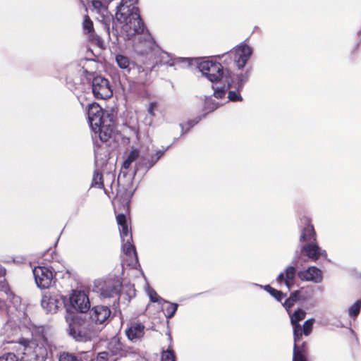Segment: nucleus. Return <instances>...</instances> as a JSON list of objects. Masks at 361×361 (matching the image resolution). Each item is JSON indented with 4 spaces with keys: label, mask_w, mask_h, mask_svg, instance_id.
Listing matches in <instances>:
<instances>
[{
    "label": "nucleus",
    "mask_w": 361,
    "mask_h": 361,
    "mask_svg": "<svg viewBox=\"0 0 361 361\" xmlns=\"http://www.w3.org/2000/svg\"><path fill=\"white\" fill-rule=\"evenodd\" d=\"M104 27L109 38L110 40H114V43H118V23H126L123 26V30L127 32L128 39H130L137 34L144 33L146 30L145 23L140 17L138 8H129L123 6L120 7L118 13H116L115 18H112L111 20V34L114 39H112L111 37L110 20L104 18Z\"/></svg>",
    "instance_id": "obj_1"
},
{
    "label": "nucleus",
    "mask_w": 361,
    "mask_h": 361,
    "mask_svg": "<svg viewBox=\"0 0 361 361\" xmlns=\"http://www.w3.org/2000/svg\"><path fill=\"white\" fill-rule=\"evenodd\" d=\"M87 119L93 133L92 137H98L102 142H106L112 137L115 128L114 116L96 102L88 104Z\"/></svg>",
    "instance_id": "obj_2"
},
{
    "label": "nucleus",
    "mask_w": 361,
    "mask_h": 361,
    "mask_svg": "<svg viewBox=\"0 0 361 361\" xmlns=\"http://www.w3.org/2000/svg\"><path fill=\"white\" fill-rule=\"evenodd\" d=\"M298 257H295L291 264L286 267L283 272H281L276 277L279 284L284 283L288 290H290L295 283L296 276L301 281H312L319 283L323 280V274L320 269L312 266L304 271H297Z\"/></svg>",
    "instance_id": "obj_3"
},
{
    "label": "nucleus",
    "mask_w": 361,
    "mask_h": 361,
    "mask_svg": "<svg viewBox=\"0 0 361 361\" xmlns=\"http://www.w3.org/2000/svg\"><path fill=\"white\" fill-rule=\"evenodd\" d=\"M66 320L68 323V334L75 341L86 343L97 337L99 330L88 320L87 314L66 315Z\"/></svg>",
    "instance_id": "obj_4"
},
{
    "label": "nucleus",
    "mask_w": 361,
    "mask_h": 361,
    "mask_svg": "<svg viewBox=\"0 0 361 361\" xmlns=\"http://www.w3.org/2000/svg\"><path fill=\"white\" fill-rule=\"evenodd\" d=\"M301 221L304 226L300 228L299 242L304 244L300 246V253L313 262L318 260L320 257L326 259V251L319 247L316 231L310 220L305 217Z\"/></svg>",
    "instance_id": "obj_5"
},
{
    "label": "nucleus",
    "mask_w": 361,
    "mask_h": 361,
    "mask_svg": "<svg viewBox=\"0 0 361 361\" xmlns=\"http://www.w3.org/2000/svg\"><path fill=\"white\" fill-rule=\"evenodd\" d=\"M251 72V68H247L244 73L237 74L228 72L224 78V82L228 90V99L229 101L235 102H242L243 100L240 92L243 90L245 85L248 82Z\"/></svg>",
    "instance_id": "obj_6"
},
{
    "label": "nucleus",
    "mask_w": 361,
    "mask_h": 361,
    "mask_svg": "<svg viewBox=\"0 0 361 361\" xmlns=\"http://www.w3.org/2000/svg\"><path fill=\"white\" fill-rule=\"evenodd\" d=\"M90 306L89 297L84 291L73 290L69 298L65 297L64 307L66 315L87 314Z\"/></svg>",
    "instance_id": "obj_7"
},
{
    "label": "nucleus",
    "mask_w": 361,
    "mask_h": 361,
    "mask_svg": "<svg viewBox=\"0 0 361 361\" xmlns=\"http://www.w3.org/2000/svg\"><path fill=\"white\" fill-rule=\"evenodd\" d=\"M252 54V49L247 44L241 43L240 45L235 47L233 49L230 50L221 55H218L217 57L221 59L224 58V63L228 66L229 64L227 60L232 61L233 56V61L236 67L239 70H243Z\"/></svg>",
    "instance_id": "obj_8"
},
{
    "label": "nucleus",
    "mask_w": 361,
    "mask_h": 361,
    "mask_svg": "<svg viewBox=\"0 0 361 361\" xmlns=\"http://www.w3.org/2000/svg\"><path fill=\"white\" fill-rule=\"evenodd\" d=\"M195 60L198 61V59ZM197 67L202 75L213 83L218 82L221 80H224L228 72H231L227 68L224 69L221 63L213 61H197Z\"/></svg>",
    "instance_id": "obj_9"
},
{
    "label": "nucleus",
    "mask_w": 361,
    "mask_h": 361,
    "mask_svg": "<svg viewBox=\"0 0 361 361\" xmlns=\"http://www.w3.org/2000/svg\"><path fill=\"white\" fill-rule=\"evenodd\" d=\"M171 145H169L164 150H157L154 154H142L140 157V160L135 164L134 169V175L138 173H142V176H144L148 171L152 168L160 158L164 154L166 150L171 147Z\"/></svg>",
    "instance_id": "obj_10"
},
{
    "label": "nucleus",
    "mask_w": 361,
    "mask_h": 361,
    "mask_svg": "<svg viewBox=\"0 0 361 361\" xmlns=\"http://www.w3.org/2000/svg\"><path fill=\"white\" fill-rule=\"evenodd\" d=\"M111 310L107 305H99L93 306L87 311V319L92 322L94 326H106L110 322Z\"/></svg>",
    "instance_id": "obj_11"
},
{
    "label": "nucleus",
    "mask_w": 361,
    "mask_h": 361,
    "mask_svg": "<svg viewBox=\"0 0 361 361\" xmlns=\"http://www.w3.org/2000/svg\"><path fill=\"white\" fill-rule=\"evenodd\" d=\"M48 355L47 349L43 343L30 342L24 348L22 361H44Z\"/></svg>",
    "instance_id": "obj_12"
},
{
    "label": "nucleus",
    "mask_w": 361,
    "mask_h": 361,
    "mask_svg": "<svg viewBox=\"0 0 361 361\" xmlns=\"http://www.w3.org/2000/svg\"><path fill=\"white\" fill-rule=\"evenodd\" d=\"M154 66L152 63H137L129 71V75L137 80L142 86L149 85L152 81V73Z\"/></svg>",
    "instance_id": "obj_13"
},
{
    "label": "nucleus",
    "mask_w": 361,
    "mask_h": 361,
    "mask_svg": "<svg viewBox=\"0 0 361 361\" xmlns=\"http://www.w3.org/2000/svg\"><path fill=\"white\" fill-rule=\"evenodd\" d=\"M64 303L65 296L55 293L46 292L41 300V306L47 314L56 313Z\"/></svg>",
    "instance_id": "obj_14"
},
{
    "label": "nucleus",
    "mask_w": 361,
    "mask_h": 361,
    "mask_svg": "<svg viewBox=\"0 0 361 361\" xmlns=\"http://www.w3.org/2000/svg\"><path fill=\"white\" fill-rule=\"evenodd\" d=\"M92 90L94 96L97 99H107L113 95V90L109 80L101 75L93 78Z\"/></svg>",
    "instance_id": "obj_15"
},
{
    "label": "nucleus",
    "mask_w": 361,
    "mask_h": 361,
    "mask_svg": "<svg viewBox=\"0 0 361 361\" xmlns=\"http://www.w3.org/2000/svg\"><path fill=\"white\" fill-rule=\"evenodd\" d=\"M36 285L40 289H47L54 282L52 270L46 267L38 266L32 271Z\"/></svg>",
    "instance_id": "obj_16"
},
{
    "label": "nucleus",
    "mask_w": 361,
    "mask_h": 361,
    "mask_svg": "<svg viewBox=\"0 0 361 361\" xmlns=\"http://www.w3.org/2000/svg\"><path fill=\"white\" fill-rule=\"evenodd\" d=\"M145 43L147 44L149 50H146L145 52L142 51V55L149 56V57L153 55L157 56L158 59L156 60V63L159 62L161 64H166L170 66H174L171 56L168 52L161 50L155 42L149 39V37H148V39L145 40Z\"/></svg>",
    "instance_id": "obj_17"
},
{
    "label": "nucleus",
    "mask_w": 361,
    "mask_h": 361,
    "mask_svg": "<svg viewBox=\"0 0 361 361\" xmlns=\"http://www.w3.org/2000/svg\"><path fill=\"white\" fill-rule=\"evenodd\" d=\"M97 283L98 285L96 286L101 299L116 298L117 300H119L120 286L117 283L111 280L98 281Z\"/></svg>",
    "instance_id": "obj_18"
},
{
    "label": "nucleus",
    "mask_w": 361,
    "mask_h": 361,
    "mask_svg": "<svg viewBox=\"0 0 361 361\" xmlns=\"http://www.w3.org/2000/svg\"><path fill=\"white\" fill-rule=\"evenodd\" d=\"M145 334V326L139 322H132L126 329V335L129 341L133 343L142 341Z\"/></svg>",
    "instance_id": "obj_19"
},
{
    "label": "nucleus",
    "mask_w": 361,
    "mask_h": 361,
    "mask_svg": "<svg viewBox=\"0 0 361 361\" xmlns=\"http://www.w3.org/2000/svg\"><path fill=\"white\" fill-rule=\"evenodd\" d=\"M135 175L128 174L127 171H121L118 176V192L117 195L120 192H123L122 195L125 194V195L128 196L130 198L134 192V190H132L133 185V176Z\"/></svg>",
    "instance_id": "obj_20"
},
{
    "label": "nucleus",
    "mask_w": 361,
    "mask_h": 361,
    "mask_svg": "<svg viewBox=\"0 0 361 361\" xmlns=\"http://www.w3.org/2000/svg\"><path fill=\"white\" fill-rule=\"evenodd\" d=\"M94 353L92 350L79 351L77 353H61L59 361H92Z\"/></svg>",
    "instance_id": "obj_21"
},
{
    "label": "nucleus",
    "mask_w": 361,
    "mask_h": 361,
    "mask_svg": "<svg viewBox=\"0 0 361 361\" xmlns=\"http://www.w3.org/2000/svg\"><path fill=\"white\" fill-rule=\"evenodd\" d=\"M110 348L112 353L114 355L119 357H128L136 354V350L133 348L123 345L120 341H117L115 343H111Z\"/></svg>",
    "instance_id": "obj_22"
},
{
    "label": "nucleus",
    "mask_w": 361,
    "mask_h": 361,
    "mask_svg": "<svg viewBox=\"0 0 361 361\" xmlns=\"http://www.w3.org/2000/svg\"><path fill=\"white\" fill-rule=\"evenodd\" d=\"M115 60L118 66L123 70L124 74L129 75V71L133 69V66H135L137 63H135L123 54H117L115 56Z\"/></svg>",
    "instance_id": "obj_23"
},
{
    "label": "nucleus",
    "mask_w": 361,
    "mask_h": 361,
    "mask_svg": "<svg viewBox=\"0 0 361 361\" xmlns=\"http://www.w3.org/2000/svg\"><path fill=\"white\" fill-rule=\"evenodd\" d=\"M307 345L305 342L301 345L294 343L293 361H307Z\"/></svg>",
    "instance_id": "obj_24"
},
{
    "label": "nucleus",
    "mask_w": 361,
    "mask_h": 361,
    "mask_svg": "<svg viewBox=\"0 0 361 361\" xmlns=\"http://www.w3.org/2000/svg\"><path fill=\"white\" fill-rule=\"evenodd\" d=\"M126 80L128 83L127 91L133 94H138L141 92L142 84L130 75L127 76Z\"/></svg>",
    "instance_id": "obj_25"
},
{
    "label": "nucleus",
    "mask_w": 361,
    "mask_h": 361,
    "mask_svg": "<svg viewBox=\"0 0 361 361\" xmlns=\"http://www.w3.org/2000/svg\"><path fill=\"white\" fill-rule=\"evenodd\" d=\"M133 240H128V239H126L124 240H122V250L123 252L130 257L132 255H133L135 257L136 261H138L137 252L135 250V245L132 243Z\"/></svg>",
    "instance_id": "obj_26"
},
{
    "label": "nucleus",
    "mask_w": 361,
    "mask_h": 361,
    "mask_svg": "<svg viewBox=\"0 0 361 361\" xmlns=\"http://www.w3.org/2000/svg\"><path fill=\"white\" fill-rule=\"evenodd\" d=\"M204 97V110L207 111V114L219 107V103L212 99V96H205Z\"/></svg>",
    "instance_id": "obj_27"
},
{
    "label": "nucleus",
    "mask_w": 361,
    "mask_h": 361,
    "mask_svg": "<svg viewBox=\"0 0 361 361\" xmlns=\"http://www.w3.org/2000/svg\"><path fill=\"white\" fill-rule=\"evenodd\" d=\"M361 310V299L356 300L352 305L348 307V315L351 318H356Z\"/></svg>",
    "instance_id": "obj_28"
},
{
    "label": "nucleus",
    "mask_w": 361,
    "mask_h": 361,
    "mask_svg": "<svg viewBox=\"0 0 361 361\" xmlns=\"http://www.w3.org/2000/svg\"><path fill=\"white\" fill-rule=\"evenodd\" d=\"M306 315V312L301 308H298L293 314L290 315L291 324H300L299 322L302 320Z\"/></svg>",
    "instance_id": "obj_29"
},
{
    "label": "nucleus",
    "mask_w": 361,
    "mask_h": 361,
    "mask_svg": "<svg viewBox=\"0 0 361 361\" xmlns=\"http://www.w3.org/2000/svg\"><path fill=\"white\" fill-rule=\"evenodd\" d=\"M91 186L98 188H103L104 187L103 175L98 170H95L94 172Z\"/></svg>",
    "instance_id": "obj_30"
},
{
    "label": "nucleus",
    "mask_w": 361,
    "mask_h": 361,
    "mask_svg": "<svg viewBox=\"0 0 361 361\" xmlns=\"http://www.w3.org/2000/svg\"><path fill=\"white\" fill-rule=\"evenodd\" d=\"M147 294L149 298V300L152 302H157L159 304H161L163 302H167V300L163 299L160 297L157 293L152 288H148Z\"/></svg>",
    "instance_id": "obj_31"
},
{
    "label": "nucleus",
    "mask_w": 361,
    "mask_h": 361,
    "mask_svg": "<svg viewBox=\"0 0 361 361\" xmlns=\"http://www.w3.org/2000/svg\"><path fill=\"white\" fill-rule=\"evenodd\" d=\"M166 303L169 304V305L165 309L164 314L166 319H171L174 316L178 307V305L177 303L170 302L169 301H167Z\"/></svg>",
    "instance_id": "obj_32"
},
{
    "label": "nucleus",
    "mask_w": 361,
    "mask_h": 361,
    "mask_svg": "<svg viewBox=\"0 0 361 361\" xmlns=\"http://www.w3.org/2000/svg\"><path fill=\"white\" fill-rule=\"evenodd\" d=\"M293 330V338L294 343L298 344V343L301 340L303 334V329L300 324H292Z\"/></svg>",
    "instance_id": "obj_33"
},
{
    "label": "nucleus",
    "mask_w": 361,
    "mask_h": 361,
    "mask_svg": "<svg viewBox=\"0 0 361 361\" xmlns=\"http://www.w3.org/2000/svg\"><path fill=\"white\" fill-rule=\"evenodd\" d=\"M120 235L122 240L128 239V240H133L131 232L129 231L128 225H124L119 227Z\"/></svg>",
    "instance_id": "obj_34"
},
{
    "label": "nucleus",
    "mask_w": 361,
    "mask_h": 361,
    "mask_svg": "<svg viewBox=\"0 0 361 361\" xmlns=\"http://www.w3.org/2000/svg\"><path fill=\"white\" fill-rule=\"evenodd\" d=\"M291 300L297 302L298 300H306L307 299V296L305 295L303 289L297 290L292 292L289 296Z\"/></svg>",
    "instance_id": "obj_35"
},
{
    "label": "nucleus",
    "mask_w": 361,
    "mask_h": 361,
    "mask_svg": "<svg viewBox=\"0 0 361 361\" xmlns=\"http://www.w3.org/2000/svg\"><path fill=\"white\" fill-rule=\"evenodd\" d=\"M314 323V318H310L305 322L303 326H302L305 336H309L311 334Z\"/></svg>",
    "instance_id": "obj_36"
},
{
    "label": "nucleus",
    "mask_w": 361,
    "mask_h": 361,
    "mask_svg": "<svg viewBox=\"0 0 361 361\" xmlns=\"http://www.w3.org/2000/svg\"><path fill=\"white\" fill-rule=\"evenodd\" d=\"M228 89L226 83L224 82L223 87H216L214 89L213 96L216 99H222L225 97Z\"/></svg>",
    "instance_id": "obj_37"
},
{
    "label": "nucleus",
    "mask_w": 361,
    "mask_h": 361,
    "mask_svg": "<svg viewBox=\"0 0 361 361\" xmlns=\"http://www.w3.org/2000/svg\"><path fill=\"white\" fill-rule=\"evenodd\" d=\"M84 30L87 33H90L94 31L93 23L88 16H85L82 23Z\"/></svg>",
    "instance_id": "obj_38"
},
{
    "label": "nucleus",
    "mask_w": 361,
    "mask_h": 361,
    "mask_svg": "<svg viewBox=\"0 0 361 361\" xmlns=\"http://www.w3.org/2000/svg\"><path fill=\"white\" fill-rule=\"evenodd\" d=\"M206 116H207V114H204L201 116H197L194 119L188 121V122L185 124L186 131H189L191 128H192L196 124H197L203 118H205Z\"/></svg>",
    "instance_id": "obj_39"
},
{
    "label": "nucleus",
    "mask_w": 361,
    "mask_h": 361,
    "mask_svg": "<svg viewBox=\"0 0 361 361\" xmlns=\"http://www.w3.org/2000/svg\"><path fill=\"white\" fill-rule=\"evenodd\" d=\"M162 360L164 361H176V355L173 349L164 350L162 353Z\"/></svg>",
    "instance_id": "obj_40"
},
{
    "label": "nucleus",
    "mask_w": 361,
    "mask_h": 361,
    "mask_svg": "<svg viewBox=\"0 0 361 361\" xmlns=\"http://www.w3.org/2000/svg\"><path fill=\"white\" fill-rule=\"evenodd\" d=\"M137 0H121L119 5L116 6V13H118V10L121 6H126L129 8H137L134 6V2Z\"/></svg>",
    "instance_id": "obj_41"
},
{
    "label": "nucleus",
    "mask_w": 361,
    "mask_h": 361,
    "mask_svg": "<svg viewBox=\"0 0 361 361\" xmlns=\"http://www.w3.org/2000/svg\"><path fill=\"white\" fill-rule=\"evenodd\" d=\"M270 295L280 302H281L282 300L286 296V295L283 293L282 291L278 290L275 288H274V291H270Z\"/></svg>",
    "instance_id": "obj_42"
},
{
    "label": "nucleus",
    "mask_w": 361,
    "mask_h": 361,
    "mask_svg": "<svg viewBox=\"0 0 361 361\" xmlns=\"http://www.w3.org/2000/svg\"><path fill=\"white\" fill-rule=\"evenodd\" d=\"M140 156L139 150L136 148H133L130 151L127 158L129 160H130L132 162H133V161H136L137 159H140Z\"/></svg>",
    "instance_id": "obj_43"
},
{
    "label": "nucleus",
    "mask_w": 361,
    "mask_h": 361,
    "mask_svg": "<svg viewBox=\"0 0 361 361\" xmlns=\"http://www.w3.org/2000/svg\"><path fill=\"white\" fill-rule=\"evenodd\" d=\"M0 361H18L13 353H7L0 357Z\"/></svg>",
    "instance_id": "obj_44"
},
{
    "label": "nucleus",
    "mask_w": 361,
    "mask_h": 361,
    "mask_svg": "<svg viewBox=\"0 0 361 361\" xmlns=\"http://www.w3.org/2000/svg\"><path fill=\"white\" fill-rule=\"evenodd\" d=\"M116 221L117 224H118L119 227L123 226L124 225H128V221L126 219V216L124 214H119L116 216Z\"/></svg>",
    "instance_id": "obj_45"
},
{
    "label": "nucleus",
    "mask_w": 361,
    "mask_h": 361,
    "mask_svg": "<svg viewBox=\"0 0 361 361\" xmlns=\"http://www.w3.org/2000/svg\"><path fill=\"white\" fill-rule=\"evenodd\" d=\"M92 5L93 6L94 8L95 9H97V10H99V9H102L103 8L104 10H106L107 8L104 7L101 1L99 0H92Z\"/></svg>",
    "instance_id": "obj_46"
},
{
    "label": "nucleus",
    "mask_w": 361,
    "mask_h": 361,
    "mask_svg": "<svg viewBox=\"0 0 361 361\" xmlns=\"http://www.w3.org/2000/svg\"><path fill=\"white\" fill-rule=\"evenodd\" d=\"M295 301L291 300V298L289 297L288 298H286L283 303V306L286 309L287 311L289 310L293 305H294Z\"/></svg>",
    "instance_id": "obj_47"
},
{
    "label": "nucleus",
    "mask_w": 361,
    "mask_h": 361,
    "mask_svg": "<svg viewBox=\"0 0 361 361\" xmlns=\"http://www.w3.org/2000/svg\"><path fill=\"white\" fill-rule=\"evenodd\" d=\"M157 105L156 102H151L149 104V107L147 109V111L151 116H155L154 110L157 109Z\"/></svg>",
    "instance_id": "obj_48"
},
{
    "label": "nucleus",
    "mask_w": 361,
    "mask_h": 361,
    "mask_svg": "<svg viewBox=\"0 0 361 361\" xmlns=\"http://www.w3.org/2000/svg\"><path fill=\"white\" fill-rule=\"evenodd\" d=\"M147 32H148L147 30ZM148 37H149V39H151L152 41H154L152 39V37H150L149 34L147 33L146 36H145V37H144V41L143 42H140V44H143L144 47H146V49L145 50L139 51L141 54H142V51L145 52L146 50H149V47H148L147 44L145 43V40L148 39ZM139 41H141V39H139Z\"/></svg>",
    "instance_id": "obj_49"
},
{
    "label": "nucleus",
    "mask_w": 361,
    "mask_h": 361,
    "mask_svg": "<svg viewBox=\"0 0 361 361\" xmlns=\"http://www.w3.org/2000/svg\"><path fill=\"white\" fill-rule=\"evenodd\" d=\"M255 286H259V287L263 288L264 290L268 292L269 294H270V291H274V288H272L270 285L262 286V285H259L257 283H255Z\"/></svg>",
    "instance_id": "obj_50"
},
{
    "label": "nucleus",
    "mask_w": 361,
    "mask_h": 361,
    "mask_svg": "<svg viewBox=\"0 0 361 361\" xmlns=\"http://www.w3.org/2000/svg\"><path fill=\"white\" fill-rule=\"evenodd\" d=\"M132 163H133V162L127 158V159L123 161L122 166H123V169H129V167L130 166V165H131V164H132Z\"/></svg>",
    "instance_id": "obj_51"
},
{
    "label": "nucleus",
    "mask_w": 361,
    "mask_h": 361,
    "mask_svg": "<svg viewBox=\"0 0 361 361\" xmlns=\"http://www.w3.org/2000/svg\"><path fill=\"white\" fill-rule=\"evenodd\" d=\"M180 127L181 128V135H183L185 133L188 132V131H186V127L183 124L180 123Z\"/></svg>",
    "instance_id": "obj_52"
},
{
    "label": "nucleus",
    "mask_w": 361,
    "mask_h": 361,
    "mask_svg": "<svg viewBox=\"0 0 361 361\" xmlns=\"http://www.w3.org/2000/svg\"><path fill=\"white\" fill-rule=\"evenodd\" d=\"M6 270L4 267L0 266V276H4L6 275Z\"/></svg>",
    "instance_id": "obj_53"
},
{
    "label": "nucleus",
    "mask_w": 361,
    "mask_h": 361,
    "mask_svg": "<svg viewBox=\"0 0 361 361\" xmlns=\"http://www.w3.org/2000/svg\"><path fill=\"white\" fill-rule=\"evenodd\" d=\"M357 35L359 37V43H361V27L360 30L357 31Z\"/></svg>",
    "instance_id": "obj_54"
},
{
    "label": "nucleus",
    "mask_w": 361,
    "mask_h": 361,
    "mask_svg": "<svg viewBox=\"0 0 361 361\" xmlns=\"http://www.w3.org/2000/svg\"><path fill=\"white\" fill-rule=\"evenodd\" d=\"M178 60H180L181 61H188V65H190V61H191L192 59H179Z\"/></svg>",
    "instance_id": "obj_55"
},
{
    "label": "nucleus",
    "mask_w": 361,
    "mask_h": 361,
    "mask_svg": "<svg viewBox=\"0 0 361 361\" xmlns=\"http://www.w3.org/2000/svg\"><path fill=\"white\" fill-rule=\"evenodd\" d=\"M107 355V353L106 352H102V353H99V355L101 357V358H104V357Z\"/></svg>",
    "instance_id": "obj_56"
},
{
    "label": "nucleus",
    "mask_w": 361,
    "mask_h": 361,
    "mask_svg": "<svg viewBox=\"0 0 361 361\" xmlns=\"http://www.w3.org/2000/svg\"><path fill=\"white\" fill-rule=\"evenodd\" d=\"M97 161H98V160H97V155L95 153V163L97 164Z\"/></svg>",
    "instance_id": "obj_57"
}]
</instances>
